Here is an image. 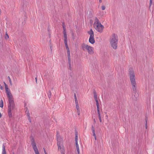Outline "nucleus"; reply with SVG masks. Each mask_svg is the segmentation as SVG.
Masks as SVG:
<instances>
[{"instance_id": "nucleus-1", "label": "nucleus", "mask_w": 154, "mask_h": 154, "mask_svg": "<svg viewBox=\"0 0 154 154\" xmlns=\"http://www.w3.org/2000/svg\"><path fill=\"white\" fill-rule=\"evenodd\" d=\"M129 72L132 91L135 94L134 97L137 98L138 96V94L137 91V84L136 82L134 72L132 69H129Z\"/></svg>"}, {"instance_id": "nucleus-2", "label": "nucleus", "mask_w": 154, "mask_h": 154, "mask_svg": "<svg viewBox=\"0 0 154 154\" xmlns=\"http://www.w3.org/2000/svg\"><path fill=\"white\" fill-rule=\"evenodd\" d=\"M93 26L94 28L98 32L100 33L103 32L104 27L101 24L97 17H95L94 19Z\"/></svg>"}, {"instance_id": "nucleus-3", "label": "nucleus", "mask_w": 154, "mask_h": 154, "mask_svg": "<svg viewBox=\"0 0 154 154\" xmlns=\"http://www.w3.org/2000/svg\"><path fill=\"white\" fill-rule=\"evenodd\" d=\"M111 45L112 48L116 49L117 48L118 42V36L115 34H112L110 40Z\"/></svg>"}, {"instance_id": "nucleus-4", "label": "nucleus", "mask_w": 154, "mask_h": 154, "mask_svg": "<svg viewBox=\"0 0 154 154\" xmlns=\"http://www.w3.org/2000/svg\"><path fill=\"white\" fill-rule=\"evenodd\" d=\"M9 103L8 104V113L9 117L12 116L11 111L13 110L15 106L14 99L8 100Z\"/></svg>"}, {"instance_id": "nucleus-5", "label": "nucleus", "mask_w": 154, "mask_h": 154, "mask_svg": "<svg viewBox=\"0 0 154 154\" xmlns=\"http://www.w3.org/2000/svg\"><path fill=\"white\" fill-rule=\"evenodd\" d=\"M82 47L83 50H87L89 54H94V49L93 48L85 44H83Z\"/></svg>"}, {"instance_id": "nucleus-6", "label": "nucleus", "mask_w": 154, "mask_h": 154, "mask_svg": "<svg viewBox=\"0 0 154 154\" xmlns=\"http://www.w3.org/2000/svg\"><path fill=\"white\" fill-rule=\"evenodd\" d=\"M4 84L5 85L7 96L8 98V100L14 99L13 96L11 94L10 91L9 90V89L8 88V85L5 82H4Z\"/></svg>"}, {"instance_id": "nucleus-7", "label": "nucleus", "mask_w": 154, "mask_h": 154, "mask_svg": "<svg viewBox=\"0 0 154 154\" xmlns=\"http://www.w3.org/2000/svg\"><path fill=\"white\" fill-rule=\"evenodd\" d=\"M88 33L90 35L89 39L90 43L93 44L95 43V40L94 38V32L92 29H91L90 31L88 32Z\"/></svg>"}, {"instance_id": "nucleus-8", "label": "nucleus", "mask_w": 154, "mask_h": 154, "mask_svg": "<svg viewBox=\"0 0 154 154\" xmlns=\"http://www.w3.org/2000/svg\"><path fill=\"white\" fill-rule=\"evenodd\" d=\"M57 145L58 146V149H61V143H62V139L59 134L58 132H57Z\"/></svg>"}, {"instance_id": "nucleus-9", "label": "nucleus", "mask_w": 154, "mask_h": 154, "mask_svg": "<svg viewBox=\"0 0 154 154\" xmlns=\"http://www.w3.org/2000/svg\"><path fill=\"white\" fill-rule=\"evenodd\" d=\"M31 144L34 150L38 149L36 146L35 142L34 140V139H33L31 140Z\"/></svg>"}, {"instance_id": "nucleus-10", "label": "nucleus", "mask_w": 154, "mask_h": 154, "mask_svg": "<svg viewBox=\"0 0 154 154\" xmlns=\"http://www.w3.org/2000/svg\"><path fill=\"white\" fill-rule=\"evenodd\" d=\"M2 154H7L4 144H3L2 145Z\"/></svg>"}, {"instance_id": "nucleus-11", "label": "nucleus", "mask_w": 154, "mask_h": 154, "mask_svg": "<svg viewBox=\"0 0 154 154\" xmlns=\"http://www.w3.org/2000/svg\"><path fill=\"white\" fill-rule=\"evenodd\" d=\"M91 130L92 131L93 135L94 137H95V136L96 135V134L95 133V129H94V126L93 125L92 126Z\"/></svg>"}, {"instance_id": "nucleus-12", "label": "nucleus", "mask_w": 154, "mask_h": 154, "mask_svg": "<svg viewBox=\"0 0 154 154\" xmlns=\"http://www.w3.org/2000/svg\"><path fill=\"white\" fill-rule=\"evenodd\" d=\"M58 149L60 150V152L61 154H65V150L63 146H62V147H61V149Z\"/></svg>"}, {"instance_id": "nucleus-13", "label": "nucleus", "mask_w": 154, "mask_h": 154, "mask_svg": "<svg viewBox=\"0 0 154 154\" xmlns=\"http://www.w3.org/2000/svg\"><path fill=\"white\" fill-rule=\"evenodd\" d=\"M68 61V64H69V69L70 70H72V67H71V60Z\"/></svg>"}, {"instance_id": "nucleus-14", "label": "nucleus", "mask_w": 154, "mask_h": 154, "mask_svg": "<svg viewBox=\"0 0 154 154\" xmlns=\"http://www.w3.org/2000/svg\"><path fill=\"white\" fill-rule=\"evenodd\" d=\"M63 37L64 39H67V36L66 34V31H63Z\"/></svg>"}, {"instance_id": "nucleus-15", "label": "nucleus", "mask_w": 154, "mask_h": 154, "mask_svg": "<svg viewBox=\"0 0 154 154\" xmlns=\"http://www.w3.org/2000/svg\"><path fill=\"white\" fill-rule=\"evenodd\" d=\"M97 114H98V116L101 115L100 112V107H97Z\"/></svg>"}, {"instance_id": "nucleus-16", "label": "nucleus", "mask_w": 154, "mask_h": 154, "mask_svg": "<svg viewBox=\"0 0 154 154\" xmlns=\"http://www.w3.org/2000/svg\"><path fill=\"white\" fill-rule=\"evenodd\" d=\"M3 106V102L2 100H1L0 102V107L2 108Z\"/></svg>"}, {"instance_id": "nucleus-17", "label": "nucleus", "mask_w": 154, "mask_h": 154, "mask_svg": "<svg viewBox=\"0 0 154 154\" xmlns=\"http://www.w3.org/2000/svg\"><path fill=\"white\" fill-rule=\"evenodd\" d=\"M94 98L95 100H98L97 97V94L95 92H94Z\"/></svg>"}, {"instance_id": "nucleus-18", "label": "nucleus", "mask_w": 154, "mask_h": 154, "mask_svg": "<svg viewBox=\"0 0 154 154\" xmlns=\"http://www.w3.org/2000/svg\"><path fill=\"white\" fill-rule=\"evenodd\" d=\"M77 151V154H80V151L79 149V146H76Z\"/></svg>"}, {"instance_id": "nucleus-19", "label": "nucleus", "mask_w": 154, "mask_h": 154, "mask_svg": "<svg viewBox=\"0 0 154 154\" xmlns=\"http://www.w3.org/2000/svg\"><path fill=\"white\" fill-rule=\"evenodd\" d=\"M62 26H63V31H64V30L66 31V28H65V25L64 23H63Z\"/></svg>"}, {"instance_id": "nucleus-20", "label": "nucleus", "mask_w": 154, "mask_h": 154, "mask_svg": "<svg viewBox=\"0 0 154 154\" xmlns=\"http://www.w3.org/2000/svg\"><path fill=\"white\" fill-rule=\"evenodd\" d=\"M96 104L97 107H99V102L98 100H95Z\"/></svg>"}, {"instance_id": "nucleus-21", "label": "nucleus", "mask_w": 154, "mask_h": 154, "mask_svg": "<svg viewBox=\"0 0 154 154\" xmlns=\"http://www.w3.org/2000/svg\"><path fill=\"white\" fill-rule=\"evenodd\" d=\"M9 38V36L8 34L7 33V32H6L5 33V38L6 39H7Z\"/></svg>"}, {"instance_id": "nucleus-22", "label": "nucleus", "mask_w": 154, "mask_h": 154, "mask_svg": "<svg viewBox=\"0 0 154 154\" xmlns=\"http://www.w3.org/2000/svg\"><path fill=\"white\" fill-rule=\"evenodd\" d=\"M147 118H146V119L145 120H146V123H145V127L147 129Z\"/></svg>"}, {"instance_id": "nucleus-23", "label": "nucleus", "mask_w": 154, "mask_h": 154, "mask_svg": "<svg viewBox=\"0 0 154 154\" xmlns=\"http://www.w3.org/2000/svg\"><path fill=\"white\" fill-rule=\"evenodd\" d=\"M8 79H9V83H10V85H12V82H11V79H10V78L9 76H8Z\"/></svg>"}, {"instance_id": "nucleus-24", "label": "nucleus", "mask_w": 154, "mask_h": 154, "mask_svg": "<svg viewBox=\"0 0 154 154\" xmlns=\"http://www.w3.org/2000/svg\"><path fill=\"white\" fill-rule=\"evenodd\" d=\"M34 151H35V154H40L38 152V149H37L34 150Z\"/></svg>"}, {"instance_id": "nucleus-25", "label": "nucleus", "mask_w": 154, "mask_h": 154, "mask_svg": "<svg viewBox=\"0 0 154 154\" xmlns=\"http://www.w3.org/2000/svg\"><path fill=\"white\" fill-rule=\"evenodd\" d=\"M48 97L50 98L51 96V93L50 91L48 94Z\"/></svg>"}, {"instance_id": "nucleus-26", "label": "nucleus", "mask_w": 154, "mask_h": 154, "mask_svg": "<svg viewBox=\"0 0 154 154\" xmlns=\"http://www.w3.org/2000/svg\"><path fill=\"white\" fill-rule=\"evenodd\" d=\"M78 141V136L77 134H75V141Z\"/></svg>"}, {"instance_id": "nucleus-27", "label": "nucleus", "mask_w": 154, "mask_h": 154, "mask_svg": "<svg viewBox=\"0 0 154 154\" xmlns=\"http://www.w3.org/2000/svg\"><path fill=\"white\" fill-rule=\"evenodd\" d=\"M68 61L71 60L70 55H68Z\"/></svg>"}, {"instance_id": "nucleus-28", "label": "nucleus", "mask_w": 154, "mask_h": 154, "mask_svg": "<svg viewBox=\"0 0 154 154\" xmlns=\"http://www.w3.org/2000/svg\"><path fill=\"white\" fill-rule=\"evenodd\" d=\"M64 42L65 45L67 44V39H64Z\"/></svg>"}, {"instance_id": "nucleus-29", "label": "nucleus", "mask_w": 154, "mask_h": 154, "mask_svg": "<svg viewBox=\"0 0 154 154\" xmlns=\"http://www.w3.org/2000/svg\"><path fill=\"white\" fill-rule=\"evenodd\" d=\"M77 112L78 115H79L80 114V109L77 110Z\"/></svg>"}, {"instance_id": "nucleus-30", "label": "nucleus", "mask_w": 154, "mask_h": 154, "mask_svg": "<svg viewBox=\"0 0 154 154\" xmlns=\"http://www.w3.org/2000/svg\"><path fill=\"white\" fill-rule=\"evenodd\" d=\"M98 116L99 119V120L100 122H102V120H101V115Z\"/></svg>"}, {"instance_id": "nucleus-31", "label": "nucleus", "mask_w": 154, "mask_h": 154, "mask_svg": "<svg viewBox=\"0 0 154 154\" xmlns=\"http://www.w3.org/2000/svg\"><path fill=\"white\" fill-rule=\"evenodd\" d=\"M74 98H75V101H78L76 97V94H74Z\"/></svg>"}, {"instance_id": "nucleus-32", "label": "nucleus", "mask_w": 154, "mask_h": 154, "mask_svg": "<svg viewBox=\"0 0 154 154\" xmlns=\"http://www.w3.org/2000/svg\"><path fill=\"white\" fill-rule=\"evenodd\" d=\"M101 8L102 10H104L105 9L106 7L104 6H102L101 7Z\"/></svg>"}, {"instance_id": "nucleus-33", "label": "nucleus", "mask_w": 154, "mask_h": 154, "mask_svg": "<svg viewBox=\"0 0 154 154\" xmlns=\"http://www.w3.org/2000/svg\"><path fill=\"white\" fill-rule=\"evenodd\" d=\"M26 112L27 115L28 117H30V116H29V111H26Z\"/></svg>"}, {"instance_id": "nucleus-34", "label": "nucleus", "mask_w": 154, "mask_h": 154, "mask_svg": "<svg viewBox=\"0 0 154 154\" xmlns=\"http://www.w3.org/2000/svg\"><path fill=\"white\" fill-rule=\"evenodd\" d=\"M66 47L67 50L69 49V47L68 45V44L65 45Z\"/></svg>"}, {"instance_id": "nucleus-35", "label": "nucleus", "mask_w": 154, "mask_h": 154, "mask_svg": "<svg viewBox=\"0 0 154 154\" xmlns=\"http://www.w3.org/2000/svg\"><path fill=\"white\" fill-rule=\"evenodd\" d=\"M75 102L76 106H79V104H78V101H75Z\"/></svg>"}, {"instance_id": "nucleus-36", "label": "nucleus", "mask_w": 154, "mask_h": 154, "mask_svg": "<svg viewBox=\"0 0 154 154\" xmlns=\"http://www.w3.org/2000/svg\"><path fill=\"white\" fill-rule=\"evenodd\" d=\"M67 55L70 54V51L69 49L67 50Z\"/></svg>"}, {"instance_id": "nucleus-37", "label": "nucleus", "mask_w": 154, "mask_h": 154, "mask_svg": "<svg viewBox=\"0 0 154 154\" xmlns=\"http://www.w3.org/2000/svg\"><path fill=\"white\" fill-rule=\"evenodd\" d=\"M75 145L76 146H79V145L78 143V141H75Z\"/></svg>"}, {"instance_id": "nucleus-38", "label": "nucleus", "mask_w": 154, "mask_h": 154, "mask_svg": "<svg viewBox=\"0 0 154 154\" xmlns=\"http://www.w3.org/2000/svg\"><path fill=\"white\" fill-rule=\"evenodd\" d=\"M76 110L80 109L79 106H76Z\"/></svg>"}, {"instance_id": "nucleus-39", "label": "nucleus", "mask_w": 154, "mask_h": 154, "mask_svg": "<svg viewBox=\"0 0 154 154\" xmlns=\"http://www.w3.org/2000/svg\"><path fill=\"white\" fill-rule=\"evenodd\" d=\"M152 4V0H150V6Z\"/></svg>"}, {"instance_id": "nucleus-40", "label": "nucleus", "mask_w": 154, "mask_h": 154, "mask_svg": "<svg viewBox=\"0 0 154 154\" xmlns=\"http://www.w3.org/2000/svg\"><path fill=\"white\" fill-rule=\"evenodd\" d=\"M43 149H44V152L45 154H47L45 149L44 148H43Z\"/></svg>"}, {"instance_id": "nucleus-41", "label": "nucleus", "mask_w": 154, "mask_h": 154, "mask_svg": "<svg viewBox=\"0 0 154 154\" xmlns=\"http://www.w3.org/2000/svg\"><path fill=\"white\" fill-rule=\"evenodd\" d=\"M99 0V2L100 3H101L102 2V0Z\"/></svg>"}, {"instance_id": "nucleus-42", "label": "nucleus", "mask_w": 154, "mask_h": 154, "mask_svg": "<svg viewBox=\"0 0 154 154\" xmlns=\"http://www.w3.org/2000/svg\"><path fill=\"white\" fill-rule=\"evenodd\" d=\"M28 119H29V120L30 122H31V120L30 119V117H29Z\"/></svg>"}, {"instance_id": "nucleus-43", "label": "nucleus", "mask_w": 154, "mask_h": 154, "mask_svg": "<svg viewBox=\"0 0 154 154\" xmlns=\"http://www.w3.org/2000/svg\"><path fill=\"white\" fill-rule=\"evenodd\" d=\"M93 121L94 123H96V121L95 119H94L93 120Z\"/></svg>"}, {"instance_id": "nucleus-44", "label": "nucleus", "mask_w": 154, "mask_h": 154, "mask_svg": "<svg viewBox=\"0 0 154 154\" xmlns=\"http://www.w3.org/2000/svg\"><path fill=\"white\" fill-rule=\"evenodd\" d=\"M94 137L95 140H97L96 135L95 136V137Z\"/></svg>"}, {"instance_id": "nucleus-45", "label": "nucleus", "mask_w": 154, "mask_h": 154, "mask_svg": "<svg viewBox=\"0 0 154 154\" xmlns=\"http://www.w3.org/2000/svg\"><path fill=\"white\" fill-rule=\"evenodd\" d=\"M37 78H35V80H36V82H37Z\"/></svg>"}, {"instance_id": "nucleus-46", "label": "nucleus", "mask_w": 154, "mask_h": 154, "mask_svg": "<svg viewBox=\"0 0 154 154\" xmlns=\"http://www.w3.org/2000/svg\"><path fill=\"white\" fill-rule=\"evenodd\" d=\"M1 10L0 9V14H1Z\"/></svg>"}, {"instance_id": "nucleus-47", "label": "nucleus", "mask_w": 154, "mask_h": 154, "mask_svg": "<svg viewBox=\"0 0 154 154\" xmlns=\"http://www.w3.org/2000/svg\"><path fill=\"white\" fill-rule=\"evenodd\" d=\"M13 154H14V153H13Z\"/></svg>"}]
</instances>
